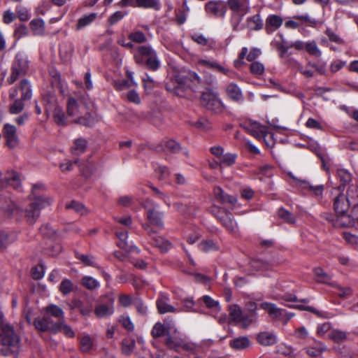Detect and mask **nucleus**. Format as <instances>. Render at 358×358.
<instances>
[{
    "label": "nucleus",
    "instance_id": "f257e3e1",
    "mask_svg": "<svg viewBox=\"0 0 358 358\" xmlns=\"http://www.w3.org/2000/svg\"><path fill=\"white\" fill-rule=\"evenodd\" d=\"M45 187L42 183H37L33 185L30 199L33 201L24 210V217L29 224H34L41 214V210L48 206L50 199L40 194L41 191H44Z\"/></svg>",
    "mask_w": 358,
    "mask_h": 358
},
{
    "label": "nucleus",
    "instance_id": "f03ea898",
    "mask_svg": "<svg viewBox=\"0 0 358 358\" xmlns=\"http://www.w3.org/2000/svg\"><path fill=\"white\" fill-rule=\"evenodd\" d=\"M200 83L201 78L196 73H189L187 76L177 75L171 83H166V89L182 96L187 90L196 92Z\"/></svg>",
    "mask_w": 358,
    "mask_h": 358
},
{
    "label": "nucleus",
    "instance_id": "7ed1b4c3",
    "mask_svg": "<svg viewBox=\"0 0 358 358\" xmlns=\"http://www.w3.org/2000/svg\"><path fill=\"white\" fill-rule=\"evenodd\" d=\"M67 113L69 116L75 117L74 122L86 127H92L94 120L92 115L86 111L84 106H80L77 101L69 97L67 101Z\"/></svg>",
    "mask_w": 358,
    "mask_h": 358
},
{
    "label": "nucleus",
    "instance_id": "20e7f679",
    "mask_svg": "<svg viewBox=\"0 0 358 358\" xmlns=\"http://www.w3.org/2000/svg\"><path fill=\"white\" fill-rule=\"evenodd\" d=\"M201 101L206 108L214 113H220L224 108L222 101L218 97V93L209 88H206L202 92Z\"/></svg>",
    "mask_w": 358,
    "mask_h": 358
},
{
    "label": "nucleus",
    "instance_id": "39448f33",
    "mask_svg": "<svg viewBox=\"0 0 358 358\" xmlns=\"http://www.w3.org/2000/svg\"><path fill=\"white\" fill-rule=\"evenodd\" d=\"M28 68L29 63L27 57L20 53L17 54L12 64L11 73L7 79L8 84L12 85L19 77L24 76Z\"/></svg>",
    "mask_w": 358,
    "mask_h": 358
},
{
    "label": "nucleus",
    "instance_id": "423d86ee",
    "mask_svg": "<svg viewBox=\"0 0 358 358\" xmlns=\"http://www.w3.org/2000/svg\"><path fill=\"white\" fill-rule=\"evenodd\" d=\"M144 207L146 209L147 217L150 222L162 229L164 227L162 220L164 213L158 210L159 205L151 199H146L144 202Z\"/></svg>",
    "mask_w": 358,
    "mask_h": 358
},
{
    "label": "nucleus",
    "instance_id": "0eeeda50",
    "mask_svg": "<svg viewBox=\"0 0 358 358\" xmlns=\"http://www.w3.org/2000/svg\"><path fill=\"white\" fill-rule=\"evenodd\" d=\"M138 52L141 57V61L144 62L147 68L152 71H156L160 66L155 51L150 46H141Z\"/></svg>",
    "mask_w": 358,
    "mask_h": 358
},
{
    "label": "nucleus",
    "instance_id": "6e6552de",
    "mask_svg": "<svg viewBox=\"0 0 358 358\" xmlns=\"http://www.w3.org/2000/svg\"><path fill=\"white\" fill-rule=\"evenodd\" d=\"M11 187L15 189H20L21 180L20 175L13 170H7L6 172H0V189H6Z\"/></svg>",
    "mask_w": 358,
    "mask_h": 358
},
{
    "label": "nucleus",
    "instance_id": "1a4fd4ad",
    "mask_svg": "<svg viewBox=\"0 0 358 358\" xmlns=\"http://www.w3.org/2000/svg\"><path fill=\"white\" fill-rule=\"evenodd\" d=\"M349 207L350 203L347 196L343 194H340L334 199V209L338 216L337 219L334 221L333 219H330L329 216H326L325 218L330 222H334V224L338 220H339L340 222H343V219Z\"/></svg>",
    "mask_w": 358,
    "mask_h": 358
},
{
    "label": "nucleus",
    "instance_id": "9d476101",
    "mask_svg": "<svg viewBox=\"0 0 358 358\" xmlns=\"http://www.w3.org/2000/svg\"><path fill=\"white\" fill-rule=\"evenodd\" d=\"M0 341L3 345L8 346L15 351L20 342L19 337L15 334L11 326L6 327L0 334Z\"/></svg>",
    "mask_w": 358,
    "mask_h": 358
},
{
    "label": "nucleus",
    "instance_id": "9b49d317",
    "mask_svg": "<svg viewBox=\"0 0 358 358\" xmlns=\"http://www.w3.org/2000/svg\"><path fill=\"white\" fill-rule=\"evenodd\" d=\"M3 136L6 140V145L10 148L17 147L19 143V138L14 125L5 124L3 128Z\"/></svg>",
    "mask_w": 358,
    "mask_h": 358
},
{
    "label": "nucleus",
    "instance_id": "f8f14e48",
    "mask_svg": "<svg viewBox=\"0 0 358 358\" xmlns=\"http://www.w3.org/2000/svg\"><path fill=\"white\" fill-rule=\"evenodd\" d=\"M205 10L208 15L216 17H223L227 8L224 3L220 1H210L206 3Z\"/></svg>",
    "mask_w": 358,
    "mask_h": 358
},
{
    "label": "nucleus",
    "instance_id": "ddd939ff",
    "mask_svg": "<svg viewBox=\"0 0 358 358\" xmlns=\"http://www.w3.org/2000/svg\"><path fill=\"white\" fill-rule=\"evenodd\" d=\"M227 4L233 13L240 15L241 17L250 10L248 0H227Z\"/></svg>",
    "mask_w": 358,
    "mask_h": 358
},
{
    "label": "nucleus",
    "instance_id": "4468645a",
    "mask_svg": "<svg viewBox=\"0 0 358 358\" xmlns=\"http://www.w3.org/2000/svg\"><path fill=\"white\" fill-rule=\"evenodd\" d=\"M170 299L168 295L161 294L156 301L157 310L160 314L177 312L176 308L170 304Z\"/></svg>",
    "mask_w": 358,
    "mask_h": 358
},
{
    "label": "nucleus",
    "instance_id": "2eb2a0df",
    "mask_svg": "<svg viewBox=\"0 0 358 358\" xmlns=\"http://www.w3.org/2000/svg\"><path fill=\"white\" fill-rule=\"evenodd\" d=\"M115 235L119 239V242L117 243V246L120 248H122L126 250L128 252H131L133 251H136L138 253L140 252V250L133 245H129L127 241L128 238V231H116Z\"/></svg>",
    "mask_w": 358,
    "mask_h": 358
},
{
    "label": "nucleus",
    "instance_id": "dca6fc26",
    "mask_svg": "<svg viewBox=\"0 0 358 358\" xmlns=\"http://www.w3.org/2000/svg\"><path fill=\"white\" fill-rule=\"evenodd\" d=\"M17 238V235L13 231H0V252H3L13 243Z\"/></svg>",
    "mask_w": 358,
    "mask_h": 358
},
{
    "label": "nucleus",
    "instance_id": "f3484780",
    "mask_svg": "<svg viewBox=\"0 0 358 358\" xmlns=\"http://www.w3.org/2000/svg\"><path fill=\"white\" fill-rule=\"evenodd\" d=\"M283 20L282 18L277 15H269L266 19L265 23V30L267 34H271L275 30H277L279 27L282 24Z\"/></svg>",
    "mask_w": 358,
    "mask_h": 358
},
{
    "label": "nucleus",
    "instance_id": "a211bd4d",
    "mask_svg": "<svg viewBox=\"0 0 358 358\" xmlns=\"http://www.w3.org/2000/svg\"><path fill=\"white\" fill-rule=\"evenodd\" d=\"M213 193L215 199L223 204L229 203L234 206L237 202L236 197L226 194L220 187H215Z\"/></svg>",
    "mask_w": 358,
    "mask_h": 358
},
{
    "label": "nucleus",
    "instance_id": "6ab92c4d",
    "mask_svg": "<svg viewBox=\"0 0 358 358\" xmlns=\"http://www.w3.org/2000/svg\"><path fill=\"white\" fill-rule=\"evenodd\" d=\"M114 313L113 302L98 304L94 309V314L99 318L108 317Z\"/></svg>",
    "mask_w": 358,
    "mask_h": 358
},
{
    "label": "nucleus",
    "instance_id": "aec40b11",
    "mask_svg": "<svg viewBox=\"0 0 358 358\" xmlns=\"http://www.w3.org/2000/svg\"><path fill=\"white\" fill-rule=\"evenodd\" d=\"M199 64L230 77H232V76L234 74V72H233L232 71L229 70V69L224 68V66L220 65L217 62L214 61L201 59L199 61Z\"/></svg>",
    "mask_w": 358,
    "mask_h": 358
},
{
    "label": "nucleus",
    "instance_id": "412c9836",
    "mask_svg": "<svg viewBox=\"0 0 358 358\" xmlns=\"http://www.w3.org/2000/svg\"><path fill=\"white\" fill-rule=\"evenodd\" d=\"M257 342L264 346L273 345L277 342L276 336L272 332H260L257 336Z\"/></svg>",
    "mask_w": 358,
    "mask_h": 358
},
{
    "label": "nucleus",
    "instance_id": "4be33fe9",
    "mask_svg": "<svg viewBox=\"0 0 358 358\" xmlns=\"http://www.w3.org/2000/svg\"><path fill=\"white\" fill-rule=\"evenodd\" d=\"M17 90L14 89L12 90L9 96L12 99H15L13 103L10 105L9 111L12 114H18L20 112L22 111L24 107V104L23 103V99H17Z\"/></svg>",
    "mask_w": 358,
    "mask_h": 358
},
{
    "label": "nucleus",
    "instance_id": "5701e85b",
    "mask_svg": "<svg viewBox=\"0 0 358 358\" xmlns=\"http://www.w3.org/2000/svg\"><path fill=\"white\" fill-rule=\"evenodd\" d=\"M226 92L227 96L234 101L243 100V93L240 87L235 83H230L227 86Z\"/></svg>",
    "mask_w": 358,
    "mask_h": 358
},
{
    "label": "nucleus",
    "instance_id": "b1692460",
    "mask_svg": "<svg viewBox=\"0 0 358 358\" xmlns=\"http://www.w3.org/2000/svg\"><path fill=\"white\" fill-rule=\"evenodd\" d=\"M246 129L250 134L258 139L265 137L267 134V128L257 122L252 123Z\"/></svg>",
    "mask_w": 358,
    "mask_h": 358
},
{
    "label": "nucleus",
    "instance_id": "393cba45",
    "mask_svg": "<svg viewBox=\"0 0 358 358\" xmlns=\"http://www.w3.org/2000/svg\"><path fill=\"white\" fill-rule=\"evenodd\" d=\"M260 307L266 310L269 315L273 319L280 318L282 315L283 310L278 308L277 306L272 303L263 302L261 303Z\"/></svg>",
    "mask_w": 358,
    "mask_h": 358
},
{
    "label": "nucleus",
    "instance_id": "a878e982",
    "mask_svg": "<svg viewBox=\"0 0 358 358\" xmlns=\"http://www.w3.org/2000/svg\"><path fill=\"white\" fill-rule=\"evenodd\" d=\"M229 345L236 350H243L250 345V341L247 336L238 337L230 341Z\"/></svg>",
    "mask_w": 358,
    "mask_h": 358
},
{
    "label": "nucleus",
    "instance_id": "bb28decb",
    "mask_svg": "<svg viewBox=\"0 0 358 358\" xmlns=\"http://www.w3.org/2000/svg\"><path fill=\"white\" fill-rule=\"evenodd\" d=\"M171 333L176 334L177 329L173 328L172 331L168 330V333L166 334L165 344L169 348L178 350L179 348V345H180L179 342L180 341L181 338L172 336Z\"/></svg>",
    "mask_w": 358,
    "mask_h": 358
},
{
    "label": "nucleus",
    "instance_id": "cd10ccee",
    "mask_svg": "<svg viewBox=\"0 0 358 358\" xmlns=\"http://www.w3.org/2000/svg\"><path fill=\"white\" fill-rule=\"evenodd\" d=\"M74 52V47L71 43H64L62 44L59 48V55L62 59L64 62H69Z\"/></svg>",
    "mask_w": 358,
    "mask_h": 358
},
{
    "label": "nucleus",
    "instance_id": "c85d7f7f",
    "mask_svg": "<svg viewBox=\"0 0 358 358\" xmlns=\"http://www.w3.org/2000/svg\"><path fill=\"white\" fill-rule=\"evenodd\" d=\"M247 26L251 31H259L263 28L264 24L259 13L247 19Z\"/></svg>",
    "mask_w": 358,
    "mask_h": 358
},
{
    "label": "nucleus",
    "instance_id": "c756f323",
    "mask_svg": "<svg viewBox=\"0 0 358 358\" xmlns=\"http://www.w3.org/2000/svg\"><path fill=\"white\" fill-rule=\"evenodd\" d=\"M173 327L171 325L165 326L161 322H157L152 327L151 331V334L153 338H159L162 336H166V334L168 333L169 331H172Z\"/></svg>",
    "mask_w": 358,
    "mask_h": 358
},
{
    "label": "nucleus",
    "instance_id": "7c9ffc66",
    "mask_svg": "<svg viewBox=\"0 0 358 358\" xmlns=\"http://www.w3.org/2000/svg\"><path fill=\"white\" fill-rule=\"evenodd\" d=\"M137 7L159 10L161 8L160 0H136Z\"/></svg>",
    "mask_w": 358,
    "mask_h": 358
},
{
    "label": "nucleus",
    "instance_id": "2f4dec72",
    "mask_svg": "<svg viewBox=\"0 0 358 358\" xmlns=\"http://www.w3.org/2000/svg\"><path fill=\"white\" fill-rule=\"evenodd\" d=\"M19 88L21 90V98L23 100H29L31 98L32 91L29 82L23 79L20 81Z\"/></svg>",
    "mask_w": 358,
    "mask_h": 358
},
{
    "label": "nucleus",
    "instance_id": "473e14b6",
    "mask_svg": "<svg viewBox=\"0 0 358 358\" xmlns=\"http://www.w3.org/2000/svg\"><path fill=\"white\" fill-rule=\"evenodd\" d=\"M152 244L159 248L162 252H166L171 246V243L162 236H154L152 237Z\"/></svg>",
    "mask_w": 358,
    "mask_h": 358
},
{
    "label": "nucleus",
    "instance_id": "72a5a7b5",
    "mask_svg": "<svg viewBox=\"0 0 358 358\" xmlns=\"http://www.w3.org/2000/svg\"><path fill=\"white\" fill-rule=\"evenodd\" d=\"M45 313L47 315H50L55 317L58 318L59 320H64V313L62 309L54 304H50L45 308Z\"/></svg>",
    "mask_w": 358,
    "mask_h": 358
},
{
    "label": "nucleus",
    "instance_id": "f704fd0d",
    "mask_svg": "<svg viewBox=\"0 0 358 358\" xmlns=\"http://www.w3.org/2000/svg\"><path fill=\"white\" fill-rule=\"evenodd\" d=\"M53 119L58 125L64 126L66 124V117L61 107L53 106Z\"/></svg>",
    "mask_w": 358,
    "mask_h": 358
},
{
    "label": "nucleus",
    "instance_id": "c9c22d12",
    "mask_svg": "<svg viewBox=\"0 0 358 358\" xmlns=\"http://www.w3.org/2000/svg\"><path fill=\"white\" fill-rule=\"evenodd\" d=\"M87 147V141L85 138H78L74 141V145L71 148V152L73 155H80L85 151Z\"/></svg>",
    "mask_w": 358,
    "mask_h": 358
},
{
    "label": "nucleus",
    "instance_id": "e433bc0d",
    "mask_svg": "<svg viewBox=\"0 0 358 358\" xmlns=\"http://www.w3.org/2000/svg\"><path fill=\"white\" fill-rule=\"evenodd\" d=\"M96 13H92L87 15H85L83 17H80L78 19L77 24H76V29L78 30H80L90 24L92 22L95 20L96 18Z\"/></svg>",
    "mask_w": 358,
    "mask_h": 358
},
{
    "label": "nucleus",
    "instance_id": "4c0bfd02",
    "mask_svg": "<svg viewBox=\"0 0 358 358\" xmlns=\"http://www.w3.org/2000/svg\"><path fill=\"white\" fill-rule=\"evenodd\" d=\"M222 224L230 232L235 234L237 231V224L231 217V215L228 213L221 222Z\"/></svg>",
    "mask_w": 358,
    "mask_h": 358
},
{
    "label": "nucleus",
    "instance_id": "58836bf2",
    "mask_svg": "<svg viewBox=\"0 0 358 358\" xmlns=\"http://www.w3.org/2000/svg\"><path fill=\"white\" fill-rule=\"evenodd\" d=\"M30 27L36 35H41L44 31L45 23L42 19H34L30 22Z\"/></svg>",
    "mask_w": 358,
    "mask_h": 358
},
{
    "label": "nucleus",
    "instance_id": "ea45409f",
    "mask_svg": "<svg viewBox=\"0 0 358 358\" xmlns=\"http://www.w3.org/2000/svg\"><path fill=\"white\" fill-rule=\"evenodd\" d=\"M348 333L338 329H334L329 334V338L336 343L344 342L348 338Z\"/></svg>",
    "mask_w": 358,
    "mask_h": 358
},
{
    "label": "nucleus",
    "instance_id": "a19ab883",
    "mask_svg": "<svg viewBox=\"0 0 358 358\" xmlns=\"http://www.w3.org/2000/svg\"><path fill=\"white\" fill-rule=\"evenodd\" d=\"M278 215L287 224H293L296 222V218L292 213L284 208H279L278 210Z\"/></svg>",
    "mask_w": 358,
    "mask_h": 358
},
{
    "label": "nucleus",
    "instance_id": "79ce46f5",
    "mask_svg": "<svg viewBox=\"0 0 358 358\" xmlns=\"http://www.w3.org/2000/svg\"><path fill=\"white\" fill-rule=\"evenodd\" d=\"M229 312L231 320L236 323L238 322L243 313L241 308L236 304L231 305L229 307Z\"/></svg>",
    "mask_w": 358,
    "mask_h": 358
},
{
    "label": "nucleus",
    "instance_id": "37998d69",
    "mask_svg": "<svg viewBox=\"0 0 358 358\" xmlns=\"http://www.w3.org/2000/svg\"><path fill=\"white\" fill-rule=\"evenodd\" d=\"M314 273L317 277L318 282L325 284H330L331 276L329 274L325 273L322 268H315L314 269Z\"/></svg>",
    "mask_w": 358,
    "mask_h": 358
},
{
    "label": "nucleus",
    "instance_id": "c03bdc74",
    "mask_svg": "<svg viewBox=\"0 0 358 358\" xmlns=\"http://www.w3.org/2000/svg\"><path fill=\"white\" fill-rule=\"evenodd\" d=\"M305 49L308 53L315 57H320L322 55V52L315 41L306 43L305 44Z\"/></svg>",
    "mask_w": 358,
    "mask_h": 358
},
{
    "label": "nucleus",
    "instance_id": "a18cd8bd",
    "mask_svg": "<svg viewBox=\"0 0 358 358\" xmlns=\"http://www.w3.org/2000/svg\"><path fill=\"white\" fill-rule=\"evenodd\" d=\"M200 250L204 252L215 251L218 250V246L211 240H204L199 244Z\"/></svg>",
    "mask_w": 358,
    "mask_h": 358
},
{
    "label": "nucleus",
    "instance_id": "49530a36",
    "mask_svg": "<svg viewBox=\"0 0 358 358\" xmlns=\"http://www.w3.org/2000/svg\"><path fill=\"white\" fill-rule=\"evenodd\" d=\"M73 284L69 279H64L59 285V291L64 295H68L73 290Z\"/></svg>",
    "mask_w": 358,
    "mask_h": 358
},
{
    "label": "nucleus",
    "instance_id": "de8ad7c7",
    "mask_svg": "<svg viewBox=\"0 0 358 358\" xmlns=\"http://www.w3.org/2000/svg\"><path fill=\"white\" fill-rule=\"evenodd\" d=\"M337 175L343 187L348 184L352 180L350 173L344 169H338Z\"/></svg>",
    "mask_w": 358,
    "mask_h": 358
},
{
    "label": "nucleus",
    "instance_id": "09e8293b",
    "mask_svg": "<svg viewBox=\"0 0 358 358\" xmlns=\"http://www.w3.org/2000/svg\"><path fill=\"white\" fill-rule=\"evenodd\" d=\"M135 341L133 339H124L122 342V350L126 355H129L135 348Z\"/></svg>",
    "mask_w": 358,
    "mask_h": 358
},
{
    "label": "nucleus",
    "instance_id": "8fccbe9b",
    "mask_svg": "<svg viewBox=\"0 0 358 358\" xmlns=\"http://www.w3.org/2000/svg\"><path fill=\"white\" fill-rule=\"evenodd\" d=\"M200 300H201L204 303L206 306L210 309H213L215 311H218L220 310V306L218 301L214 300L208 295L203 296Z\"/></svg>",
    "mask_w": 358,
    "mask_h": 358
},
{
    "label": "nucleus",
    "instance_id": "3c124183",
    "mask_svg": "<svg viewBox=\"0 0 358 358\" xmlns=\"http://www.w3.org/2000/svg\"><path fill=\"white\" fill-rule=\"evenodd\" d=\"M58 332L63 331V333L69 338H73L75 336V333L70 326L66 324L64 320H59L58 322Z\"/></svg>",
    "mask_w": 358,
    "mask_h": 358
},
{
    "label": "nucleus",
    "instance_id": "603ef678",
    "mask_svg": "<svg viewBox=\"0 0 358 358\" xmlns=\"http://www.w3.org/2000/svg\"><path fill=\"white\" fill-rule=\"evenodd\" d=\"M81 282L82 285L88 289H94L99 286V282L90 276H84Z\"/></svg>",
    "mask_w": 358,
    "mask_h": 358
},
{
    "label": "nucleus",
    "instance_id": "864d4df0",
    "mask_svg": "<svg viewBox=\"0 0 358 358\" xmlns=\"http://www.w3.org/2000/svg\"><path fill=\"white\" fill-rule=\"evenodd\" d=\"M343 237L348 245L353 247L355 249L358 250V236L350 234V232L345 231L343 233Z\"/></svg>",
    "mask_w": 358,
    "mask_h": 358
},
{
    "label": "nucleus",
    "instance_id": "5fc2aeb1",
    "mask_svg": "<svg viewBox=\"0 0 358 358\" xmlns=\"http://www.w3.org/2000/svg\"><path fill=\"white\" fill-rule=\"evenodd\" d=\"M92 347V341L88 335H85L80 339V348L83 352H88Z\"/></svg>",
    "mask_w": 358,
    "mask_h": 358
},
{
    "label": "nucleus",
    "instance_id": "6e6d98bb",
    "mask_svg": "<svg viewBox=\"0 0 358 358\" xmlns=\"http://www.w3.org/2000/svg\"><path fill=\"white\" fill-rule=\"evenodd\" d=\"M133 305L135 306L138 314L143 316L146 315L148 308L147 306H145L141 299L138 297L134 298L133 300Z\"/></svg>",
    "mask_w": 358,
    "mask_h": 358
},
{
    "label": "nucleus",
    "instance_id": "4d7b16f0",
    "mask_svg": "<svg viewBox=\"0 0 358 358\" xmlns=\"http://www.w3.org/2000/svg\"><path fill=\"white\" fill-rule=\"evenodd\" d=\"M76 258L79 259L82 263H83L85 266H96L94 257L92 255L77 253Z\"/></svg>",
    "mask_w": 358,
    "mask_h": 358
},
{
    "label": "nucleus",
    "instance_id": "13d9d810",
    "mask_svg": "<svg viewBox=\"0 0 358 358\" xmlns=\"http://www.w3.org/2000/svg\"><path fill=\"white\" fill-rule=\"evenodd\" d=\"M17 16L20 21L26 22L30 18V14L29 10L24 6H17L16 7Z\"/></svg>",
    "mask_w": 358,
    "mask_h": 358
},
{
    "label": "nucleus",
    "instance_id": "bf43d9fd",
    "mask_svg": "<svg viewBox=\"0 0 358 358\" xmlns=\"http://www.w3.org/2000/svg\"><path fill=\"white\" fill-rule=\"evenodd\" d=\"M119 322L125 329H127L129 331H132L134 329V325L129 316H120L119 318Z\"/></svg>",
    "mask_w": 358,
    "mask_h": 358
},
{
    "label": "nucleus",
    "instance_id": "052dcab7",
    "mask_svg": "<svg viewBox=\"0 0 358 358\" xmlns=\"http://www.w3.org/2000/svg\"><path fill=\"white\" fill-rule=\"evenodd\" d=\"M236 159V154L227 153L222 157L220 164H223L227 166H231L235 163Z\"/></svg>",
    "mask_w": 358,
    "mask_h": 358
},
{
    "label": "nucleus",
    "instance_id": "680f3d73",
    "mask_svg": "<svg viewBox=\"0 0 358 358\" xmlns=\"http://www.w3.org/2000/svg\"><path fill=\"white\" fill-rule=\"evenodd\" d=\"M44 275V266L40 264L32 268L31 276L34 280H39Z\"/></svg>",
    "mask_w": 358,
    "mask_h": 358
},
{
    "label": "nucleus",
    "instance_id": "e2e57ef3",
    "mask_svg": "<svg viewBox=\"0 0 358 358\" xmlns=\"http://www.w3.org/2000/svg\"><path fill=\"white\" fill-rule=\"evenodd\" d=\"M165 148L173 153H177L181 149L180 144L172 139L165 141Z\"/></svg>",
    "mask_w": 358,
    "mask_h": 358
},
{
    "label": "nucleus",
    "instance_id": "0e129e2a",
    "mask_svg": "<svg viewBox=\"0 0 358 358\" xmlns=\"http://www.w3.org/2000/svg\"><path fill=\"white\" fill-rule=\"evenodd\" d=\"M254 316L246 313H243L241 319L238 320L237 324H240L242 327L246 328L252 324L254 320Z\"/></svg>",
    "mask_w": 358,
    "mask_h": 358
},
{
    "label": "nucleus",
    "instance_id": "69168bd1",
    "mask_svg": "<svg viewBox=\"0 0 358 358\" xmlns=\"http://www.w3.org/2000/svg\"><path fill=\"white\" fill-rule=\"evenodd\" d=\"M264 71V65L259 62H254L250 64V72L256 76L262 75Z\"/></svg>",
    "mask_w": 358,
    "mask_h": 358
},
{
    "label": "nucleus",
    "instance_id": "338daca9",
    "mask_svg": "<svg viewBox=\"0 0 358 358\" xmlns=\"http://www.w3.org/2000/svg\"><path fill=\"white\" fill-rule=\"evenodd\" d=\"M40 231L42 235L50 238H53L56 234V231L49 224H43L40 228Z\"/></svg>",
    "mask_w": 358,
    "mask_h": 358
},
{
    "label": "nucleus",
    "instance_id": "774afa93",
    "mask_svg": "<svg viewBox=\"0 0 358 358\" xmlns=\"http://www.w3.org/2000/svg\"><path fill=\"white\" fill-rule=\"evenodd\" d=\"M325 350V345L322 343H320L317 348H308L306 352L310 357H317L319 356Z\"/></svg>",
    "mask_w": 358,
    "mask_h": 358
}]
</instances>
